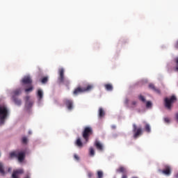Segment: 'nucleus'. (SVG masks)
I'll list each match as a JSON object with an SVG mask.
<instances>
[{
	"mask_svg": "<svg viewBox=\"0 0 178 178\" xmlns=\"http://www.w3.org/2000/svg\"><path fill=\"white\" fill-rule=\"evenodd\" d=\"M25 99H26L25 106H26V108H31V106H33V103L29 101V99H30V96H26V97H25Z\"/></svg>",
	"mask_w": 178,
	"mask_h": 178,
	"instance_id": "obj_15",
	"label": "nucleus"
},
{
	"mask_svg": "<svg viewBox=\"0 0 178 178\" xmlns=\"http://www.w3.org/2000/svg\"><path fill=\"white\" fill-rule=\"evenodd\" d=\"M74 159H76V161H79L80 159V157H79V156L77 154H74Z\"/></svg>",
	"mask_w": 178,
	"mask_h": 178,
	"instance_id": "obj_33",
	"label": "nucleus"
},
{
	"mask_svg": "<svg viewBox=\"0 0 178 178\" xmlns=\"http://www.w3.org/2000/svg\"><path fill=\"white\" fill-rule=\"evenodd\" d=\"M29 134H31V131H29Z\"/></svg>",
	"mask_w": 178,
	"mask_h": 178,
	"instance_id": "obj_41",
	"label": "nucleus"
},
{
	"mask_svg": "<svg viewBox=\"0 0 178 178\" xmlns=\"http://www.w3.org/2000/svg\"><path fill=\"white\" fill-rule=\"evenodd\" d=\"M12 99L15 105H17L18 106H20V105H22V100L19 99V97L13 96Z\"/></svg>",
	"mask_w": 178,
	"mask_h": 178,
	"instance_id": "obj_14",
	"label": "nucleus"
},
{
	"mask_svg": "<svg viewBox=\"0 0 178 178\" xmlns=\"http://www.w3.org/2000/svg\"><path fill=\"white\" fill-rule=\"evenodd\" d=\"M76 145H77V147H83V142H81V139L80 138L76 139Z\"/></svg>",
	"mask_w": 178,
	"mask_h": 178,
	"instance_id": "obj_21",
	"label": "nucleus"
},
{
	"mask_svg": "<svg viewBox=\"0 0 178 178\" xmlns=\"http://www.w3.org/2000/svg\"><path fill=\"white\" fill-rule=\"evenodd\" d=\"M118 173H122L121 178H127V169L123 166H120L117 169Z\"/></svg>",
	"mask_w": 178,
	"mask_h": 178,
	"instance_id": "obj_8",
	"label": "nucleus"
},
{
	"mask_svg": "<svg viewBox=\"0 0 178 178\" xmlns=\"http://www.w3.org/2000/svg\"><path fill=\"white\" fill-rule=\"evenodd\" d=\"M149 88L151 90H153V91H155V92H157V94H161V90L159 89L155 88V86L152 83L149 84Z\"/></svg>",
	"mask_w": 178,
	"mask_h": 178,
	"instance_id": "obj_17",
	"label": "nucleus"
},
{
	"mask_svg": "<svg viewBox=\"0 0 178 178\" xmlns=\"http://www.w3.org/2000/svg\"><path fill=\"white\" fill-rule=\"evenodd\" d=\"M97 176L98 178H102L104 176V173L102 172V171H97Z\"/></svg>",
	"mask_w": 178,
	"mask_h": 178,
	"instance_id": "obj_29",
	"label": "nucleus"
},
{
	"mask_svg": "<svg viewBox=\"0 0 178 178\" xmlns=\"http://www.w3.org/2000/svg\"><path fill=\"white\" fill-rule=\"evenodd\" d=\"M22 84H30L31 85V83H33V80H31V78L29 76H24L22 80Z\"/></svg>",
	"mask_w": 178,
	"mask_h": 178,
	"instance_id": "obj_12",
	"label": "nucleus"
},
{
	"mask_svg": "<svg viewBox=\"0 0 178 178\" xmlns=\"http://www.w3.org/2000/svg\"><path fill=\"white\" fill-rule=\"evenodd\" d=\"M94 131H92V128L91 127H86L83 129V131L82 132V137L83 140H85L86 143L89 141L90 136H92Z\"/></svg>",
	"mask_w": 178,
	"mask_h": 178,
	"instance_id": "obj_4",
	"label": "nucleus"
},
{
	"mask_svg": "<svg viewBox=\"0 0 178 178\" xmlns=\"http://www.w3.org/2000/svg\"><path fill=\"white\" fill-rule=\"evenodd\" d=\"M125 104H126L127 105L129 104V99H126V100H125Z\"/></svg>",
	"mask_w": 178,
	"mask_h": 178,
	"instance_id": "obj_36",
	"label": "nucleus"
},
{
	"mask_svg": "<svg viewBox=\"0 0 178 178\" xmlns=\"http://www.w3.org/2000/svg\"><path fill=\"white\" fill-rule=\"evenodd\" d=\"M136 106H137V102L133 101L131 105L129 106V108H136Z\"/></svg>",
	"mask_w": 178,
	"mask_h": 178,
	"instance_id": "obj_28",
	"label": "nucleus"
},
{
	"mask_svg": "<svg viewBox=\"0 0 178 178\" xmlns=\"http://www.w3.org/2000/svg\"><path fill=\"white\" fill-rule=\"evenodd\" d=\"M176 96L172 95L170 99L166 97L165 101V106L167 109H172V104L177 101Z\"/></svg>",
	"mask_w": 178,
	"mask_h": 178,
	"instance_id": "obj_7",
	"label": "nucleus"
},
{
	"mask_svg": "<svg viewBox=\"0 0 178 178\" xmlns=\"http://www.w3.org/2000/svg\"><path fill=\"white\" fill-rule=\"evenodd\" d=\"M105 116V111H104V108H99V119H102Z\"/></svg>",
	"mask_w": 178,
	"mask_h": 178,
	"instance_id": "obj_18",
	"label": "nucleus"
},
{
	"mask_svg": "<svg viewBox=\"0 0 178 178\" xmlns=\"http://www.w3.org/2000/svg\"><path fill=\"white\" fill-rule=\"evenodd\" d=\"M133 137L135 140H136V138H138V137H140V136H143V128L138 127L137 125L136 124H133Z\"/></svg>",
	"mask_w": 178,
	"mask_h": 178,
	"instance_id": "obj_6",
	"label": "nucleus"
},
{
	"mask_svg": "<svg viewBox=\"0 0 178 178\" xmlns=\"http://www.w3.org/2000/svg\"><path fill=\"white\" fill-rule=\"evenodd\" d=\"M24 173V171L23 169H19L14 170L12 174V178H19V175H23Z\"/></svg>",
	"mask_w": 178,
	"mask_h": 178,
	"instance_id": "obj_11",
	"label": "nucleus"
},
{
	"mask_svg": "<svg viewBox=\"0 0 178 178\" xmlns=\"http://www.w3.org/2000/svg\"><path fill=\"white\" fill-rule=\"evenodd\" d=\"M175 118H176V119H177V122H178V113H177L175 114Z\"/></svg>",
	"mask_w": 178,
	"mask_h": 178,
	"instance_id": "obj_37",
	"label": "nucleus"
},
{
	"mask_svg": "<svg viewBox=\"0 0 178 178\" xmlns=\"http://www.w3.org/2000/svg\"><path fill=\"white\" fill-rule=\"evenodd\" d=\"M165 123H170V120L168 118H164Z\"/></svg>",
	"mask_w": 178,
	"mask_h": 178,
	"instance_id": "obj_32",
	"label": "nucleus"
},
{
	"mask_svg": "<svg viewBox=\"0 0 178 178\" xmlns=\"http://www.w3.org/2000/svg\"><path fill=\"white\" fill-rule=\"evenodd\" d=\"M27 141H29V139H27V137L24 136L22 138V144H27Z\"/></svg>",
	"mask_w": 178,
	"mask_h": 178,
	"instance_id": "obj_27",
	"label": "nucleus"
},
{
	"mask_svg": "<svg viewBox=\"0 0 178 178\" xmlns=\"http://www.w3.org/2000/svg\"><path fill=\"white\" fill-rule=\"evenodd\" d=\"M20 94H22V90L18 88L12 92V97H18Z\"/></svg>",
	"mask_w": 178,
	"mask_h": 178,
	"instance_id": "obj_16",
	"label": "nucleus"
},
{
	"mask_svg": "<svg viewBox=\"0 0 178 178\" xmlns=\"http://www.w3.org/2000/svg\"><path fill=\"white\" fill-rule=\"evenodd\" d=\"M0 173L5 175V170H3V165L0 163Z\"/></svg>",
	"mask_w": 178,
	"mask_h": 178,
	"instance_id": "obj_26",
	"label": "nucleus"
},
{
	"mask_svg": "<svg viewBox=\"0 0 178 178\" xmlns=\"http://www.w3.org/2000/svg\"><path fill=\"white\" fill-rule=\"evenodd\" d=\"M63 103L67 106L68 111H72L73 109V101L69 99H65Z\"/></svg>",
	"mask_w": 178,
	"mask_h": 178,
	"instance_id": "obj_9",
	"label": "nucleus"
},
{
	"mask_svg": "<svg viewBox=\"0 0 178 178\" xmlns=\"http://www.w3.org/2000/svg\"><path fill=\"white\" fill-rule=\"evenodd\" d=\"M88 177H89V178L92 177V172H88Z\"/></svg>",
	"mask_w": 178,
	"mask_h": 178,
	"instance_id": "obj_34",
	"label": "nucleus"
},
{
	"mask_svg": "<svg viewBox=\"0 0 178 178\" xmlns=\"http://www.w3.org/2000/svg\"><path fill=\"white\" fill-rule=\"evenodd\" d=\"M95 147H96L98 151H104V145H102V143L98 140L95 141Z\"/></svg>",
	"mask_w": 178,
	"mask_h": 178,
	"instance_id": "obj_13",
	"label": "nucleus"
},
{
	"mask_svg": "<svg viewBox=\"0 0 178 178\" xmlns=\"http://www.w3.org/2000/svg\"><path fill=\"white\" fill-rule=\"evenodd\" d=\"M161 172L165 176H170L172 175V168L169 165H165V168L161 170Z\"/></svg>",
	"mask_w": 178,
	"mask_h": 178,
	"instance_id": "obj_10",
	"label": "nucleus"
},
{
	"mask_svg": "<svg viewBox=\"0 0 178 178\" xmlns=\"http://www.w3.org/2000/svg\"><path fill=\"white\" fill-rule=\"evenodd\" d=\"M176 178H178V173L175 175Z\"/></svg>",
	"mask_w": 178,
	"mask_h": 178,
	"instance_id": "obj_38",
	"label": "nucleus"
},
{
	"mask_svg": "<svg viewBox=\"0 0 178 178\" xmlns=\"http://www.w3.org/2000/svg\"><path fill=\"white\" fill-rule=\"evenodd\" d=\"M89 151L90 156H94V155H95V151L93 147H90Z\"/></svg>",
	"mask_w": 178,
	"mask_h": 178,
	"instance_id": "obj_23",
	"label": "nucleus"
},
{
	"mask_svg": "<svg viewBox=\"0 0 178 178\" xmlns=\"http://www.w3.org/2000/svg\"><path fill=\"white\" fill-rule=\"evenodd\" d=\"M9 116V109L5 105H0V126L5 124V120Z\"/></svg>",
	"mask_w": 178,
	"mask_h": 178,
	"instance_id": "obj_1",
	"label": "nucleus"
},
{
	"mask_svg": "<svg viewBox=\"0 0 178 178\" xmlns=\"http://www.w3.org/2000/svg\"><path fill=\"white\" fill-rule=\"evenodd\" d=\"M175 48H176L177 49H178V40H177V42L175 44Z\"/></svg>",
	"mask_w": 178,
	"mask_h": 178,
	"instance_id": "obj_35",
	"label": "nucleus"
},
{
	"mask_svg": "<svg viewBox=\"0 0 178 178\" xmlns=\"http://www.w3.org/2000/svg\"><path fill=\"white\" fill-rule=\"evenodd\" d=\"M10 170H12V169L9 168V169H8V172H10Z\"/></svg>",
	"mask_w": 178,
	"mask_h": 178,
	"instance_id": "obj_40",
	"label": "nucleus"
},
{
	"mask_svg": "<svg viewBox=\"0 0 178 178\" xmlns=\"http://www.w3.org/2000/svg\"><path fill=\"white\" fill-rule=\"evenodd\" d=\"M44 95V93L42 92V90L39 89L38 90V97L39 99H42V97Z\"/></svg>",
	"mask_w": 178,
	"mask_h": 178,
	"instance_id": "obj_20",
	"label": "nucleus"
},
{
	"mask_svg": "<svg viewBox=\"0 0 178 178\" xmlns=\"http://www.w3.org/2000/svg\"><path fill=\"white\" fill-rule=\"evenodd\" d=\"M94 88L92 85H88L86 87H78L74 89L73 94L74 95H79V94H81V92H87L88 91H91Z\"/></svg>",
	"mask_w": 178,
	"mask_h": 178,
	"instance_id": "obj_5",
	"label": "nucleus"
},
{
	"mask_svg": "<svg viewBox=\"0 0 178 178\" xmlns=\"http://www.w3.org/2000/svg\"><path fill=\"white\" fill-rule=\"evenodd\" d=\"M152 106V103H151V102H147L146 107L147 108H151Z\"/></svg>",
	"mask_w": 178,
	"mask_h": 178,
	"instance_id": "obj_31",
	"label": "nucleus"
},
{
	"mask_svg": "<svg viewBox=\"0 0 178 178\" xmlns=\"http://www.w3.org/2000/svg\"><path fill=\"white\" fill-rule=\"evenodd\" d=\"M104 88H106V90H107V91H112V90H113V86L111 83L105 84Z\"/></svg>",
	"mask_w": 178,
	"mask_h": 178,
	"instance_id": "obj_19",
	"label": "nucleus"
},
{
	"mask_svg": "<svg viewBox=\"0 0 178 178\" xmlns=\"http://www.w3.org/2000/svg\"><path fill=\"white\" fill-rule=\"evenodd\" d=\"M41 83L42 84H47V83H48V77L47 76H44L42 79L41 80Z\"/></svg>",
	"mask_w": 178,
	"mask_h": 178,
	"instance_id": "obj_24",
	"label": "nucleus"
},
{
	"mask_svg": "<svg viewBox=\"0 0 178 178\" xmlns=\"http://www.w3.org/2000/svg\"><path fill=\"white\" fill-rule=\"evenodd\" d=\"M10 158H17L19 162L22 163L26 158V152L19 150H15L10 153Z\"/></svg>",
	"mask_w": 178,
	"mask_h": 178,
	"instance_id": "obj_2",
	"label": "nucleus"
},
{
	"mask_svg": "<svg viewBox=\"0 0 178 178\" xmlns=\"http://www.w3.org/2000/svg\"><path fill=\"white\" fill-rule=\"evenodd\" d=\"M145 131H147V133H151V127L149 126V124H145Z\"/></svg>",
	"mask_w": 178,
	"mask_h": 178,
	"instance_id": "obj_22",
	"label": "nucleus"
},
{
	"mask_svg": "<svg viewBox=\"0 0 178 178\" xmlns=\"http://www.w3.org/2000/svg\"><path fill=\"white\" fill-rule=\"evenodd\" d=\"M33 90V86L31 84L29 88L25 89V92H31Z\"/></svg>",
	"mask_w": 178,
	"mask_h": 178,
	"instance_id": "obj_25",
	"label": "nucleus"
},
{
	"mask_svg": "<svg viewBox=\"0 0 178 178\" xmlns=\"http://www.w3.org/2000/svg\"><path fill=\"white\" fill-rule=\"evenodd\" d=\"M112 127H113V129H116V127H115V126H113Z\"/></svg>",
	"mask_w": 178,
	"mask_h": 178,
	"instance_id": "obj_39",
	"label": "nucleus"
},
{
	"mask_svg": "<svg viewBox=\"0 0 178 178\" xmlns=\"http://www.w3.org/2000/svg\"><path fill=\"white\" fill-rule=\"evenodd\" d=\"M138 98H139L140 101H142V102H145V97H144V96L140 95L138 96Z\"/></svg>",
	"mask_w": 178,
	"mask_h": 178,
	"instance_id": "obj_30",
	"label": "nucleus"
},
{
	"mask_svg": "<svg viewBox=\"0 0 178 178\" xmlns=\"http://www.w3.org/2000/svg\"><path fill=\"white\" fill-rule=\"evenodd\" d=\"M58 81L59 84H65V86L69 85L70 83L69 81V80H67L65 78V69H63V68L58 69Z\"/></svg>",
	"mask_w": 178,
	"mask_h": 178,
	"instance_id": "obj_3",
	"label": "nucleus"
}]
</instances>
